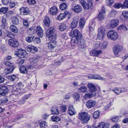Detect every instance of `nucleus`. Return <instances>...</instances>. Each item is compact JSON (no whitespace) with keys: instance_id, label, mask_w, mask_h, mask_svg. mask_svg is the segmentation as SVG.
I'll return each instance as SVG.
<instances>
[{"instance_id":"obj_1","label":"nucleus","mask_w":128,"mask_h":128,"mask_svg":"<svg viewBox=\"0 0 128 128\" xmlns=\"http://www.w3.org/2000/svg\"><path fill=\"white\" fill-rule=\"evenodd\" d=\"M90 118V116L86 112H81L79 113L78 114V118L81 120L83 124L88 122Z\"/></svg>"},{"instance_id":"obj_2","label":"nucleus","mask_w":128,"mask_h":128,"mask_svg":"<svg viewBox=\"0 0 128 128\" xmlns=\"http://www.w3.org/2000/svg\"><path fill=\"white\" fill-rule=\"evenodd\" d=\"M46 34L50 40H52V39L56 40V38L55 30L53 26L48 28L46 31Z\"/></svg>"},{"instance_id":"obj_3","label":"nucleus","mask_w":128,"mask_h":128,"mask_svg":"<svg viewBox=\"0 0 128 128\" xmlns=\"http://www.w3.org/2000/svg\"><path fill=\"white\" fill-rule=\"evenodd\" d=\"M80 3L83 8L86 10L90 9L93 7V3L91 1L86 2L84 0H82L80 1Z\"/></svg>"},{"instance_id":"obj_4","label":"nucleus","mask_w":128,"mask_h":128,"mask_svg":"<svg viewBox=\"0 0 128 128\" xmlns=\"http://www.w3.org/2000/svg\"><path fill=\"white\" fill-rule=\"evenodd\" d=\"M15 54L18 56L20 58H24L26 56V52L22 49H16L14 52Z\"/></svg>"},{"instance_id":"obj_5","label":"nucleus","mask_w":128,"mask_h":128,"mask_svg":"<svg viewBox=\"0 0 128 128\" xmlns=\"http://www.w3.org/2000/svg\"><path fill=\"white\" fill-rule=\"evenodd\" d=\"M107 36L109 39L112 40H116L118 37L117 33L115 31L113 30H111L108 32Z\"/></svg>"},{"instance_id":"obj_6","label":"nucleus","mask_w":128,"mask_h":128,"mask_svg":"<svg viewBox=\"0 0 128 128\" xmlns=\"http://www.w3.org/2000/svg\"><path fill=\"white\" fill-rule=\"evenodd\" d=\"M29 29L31 31H35L38 36L42 38L43 37L44 35L43 31L40 26H38L36 27V30L32 28H30Z\"/></svg>"},{"instance_id":"obj_7","label":"nucleus","mask_w":128,"mask_h":128,"mask_svg":"<svg viewBox=\"0 0 128 128\" xmlns=\"http://www.w3.org/2000/svg\"><path fill=\"white\" fill-rule=\"evenodd\" d=\"M70 36H72V38H75L76 39V40L82 38V34L79 32L78 30L77 29H75L73 32H71Z\"/></svg>"},{"instance_id":"obj_8","label":"nucleus","mask_w":128,"mask_h":128,"mask_svg":"<svg viewBox=\"0 0 128 128\" xmlns=\"http://www.w3.org/2000/svg\"><path fill=\"white\" fill-rule=\"evenodd\" d=\"M18 87L15 90V92L18 94L24 93L25 92L24 88V85L21 82H19L18 84Z\"/></svg>"},{"instance_id":"obj_9","label":"nucleus","mask_w":128,"mask_h":128,"mask_svg":"<svg viewBox=\"0 0 128 128\" xmlns=\"http://www.w3.org/2000/svg\"><path fill=\"white\" fill-rule=\"evenodd\" d=\"M105 29L102 27L98 28L97 38L99 40H102L103 38L105 35Z\"/></svg>"},{"instance_id":"obj_10","label":"nucleus","mask_w":128,"mask_h":128,"mask_svg":"<svg viewBox=\"0 0 128 128\" xmlns=\"http://www.w3.org/2000/svg\"><path fill=\"white\" fill-rule=\"evenodd\" d=\"M77 43L78 46L79 48L84 49L86 47V44L85 41L82 38L81 39H79L77 40Z\"/></svg>"},{"instance_id":"obj_11","label":"nucleus","mask_w":128,"mask_h":128,"mask_svg":"<svg viewBox=\"0 0 128 128\" xmlns=\"http://www.w3.org/2000/svg\"><path fill=\"white\" fill-rule=\"evenodd\" d=\"M20 14L22 16L28 15L30 13V10L27 7H22L20 9Z\"/></svg>"},{"instance_id":"obj_12","label":"nucleus","mask_w":128,"mask_h":128,"mask_svg":"<svg viewBox=\"0 0 128 128\" xmlns=\"http://www.w3.org/2000/svg\"><path fill=\"white\" fill-rule=\"evenodd\" d=\"M122 50V47L119 45H115L113 48V50L114 54L115 55L118 54L119 52Z\"/></svg>"},{"instance_id":"obj_13","label":"nucleus","mask_w":128,"mask_h":128,"mask_svg":"<svg viewBox=\"0 0 128 128\" xmlns=\"http://www.w3.org/2000/svg\"><path fill=\"white\" fill-rule=\"evenodd\" d=\"M78 22V17H74L72 19V20L71 22L70 28L71 29L76 28Z\"/></svg>"},{"instance_id":"obj_14","label":"nucleus","mask_w":128,"mask_h":128,"mask_svg":"<svg viewBox=\"0 0 128 128\" xmlns=\"http://www.w3.org/2000/svg\"><path fill=\"white\" fill-rule=\"evenodd\" d=\"M8 89L6 86L0 85V95L4 96L8 92Z\"/></svg>"},{"instance_id":"obj_15","label":"nucleus","mask_w":128,"mask_h":128,"mask_svg":"<svg viewBox=\"0 0 128 128\" xmlns=\"http://www.w3.org/2000/svg\"><path fill=\"white\" fill-rule=\"evenodd\" d=\"M88 87L90 90V92H92L94 95H96V86L92 84L88 83Z\"/></svg>"},{"instance_id":"obj_16","label":"nucleus","mask_w":128,"mask_h":128,"mask_svg":"<svg viewBox=\"0 0 128 128\" xmlns=\"http://www.w3.org/2000/svg\"><path fill=\"white\" fill-rule=\"evenodd\" d=\"M8 44L14 47H17L19 45L17 40L14 39H10L8 42Z\"/></svg>"},{"instance_id":"obj_17","label":"nucleus","mask_w":128,"mask_h":128,"mask_svg":"<svg viewBox=\"0 0 128 128\" xmlns=\"http://www.w3.org/2000/svg\"><path fill=\"white\" fill-rule=\"evenodd\" d=\"M102 54V52L100 50H93L92 51L90 52V54L93 56H98V57L100 58V56Z\"/></svg>"},{"instance_id":"obj_18","label":"nucleus","mask_w":128,"mask_h":128,"mask_svg":"<svg viewBox=\"0 0 128 128\" xmlns=\"http://www.w3.org/2000/svg\"><path fill=\"white\" fill-rule=\"evenodd\" d=\"M105 13L104 9L102 8L100 11L99 12V14L97 17L98 20L102 21L104 20L105 18Z\"/></svg>"},{"instance_id":"obj_19","label":"nucleus","mask_w":128,"mask_h":128,"mask_svg":"<svg viewBox=\"0 0 128 128\" xmlns=\"http://www.w3.org/2000/svg\"><path fill=\"white\" fill-rule=\"evenodd\" d=\"M118 23L119 20L118 19H112L110 21L109 25L110 27L114 28L118 26Z\"/></svg>"},{"instance_id":"obj_20","label":"nucleus","mask_w":128,"mask_h":128,"mask_svg":"<svg viewBox=\"0 0 128 128\" xmlns=\"http://www.w3.org/2000/svg\"><path fill=\"white\" fill-rule=\"evenodd\" d=\"M56 40L52 39L48 44V47L51 50H53L56 46Z\"/></svg>"},{"instance_id":"obj_21","label":"nucleus","mask_w":128,"mask_h":128,"mask_svg":"<svg viewBox=\"0 0 128 128\" xmlns=\"http://www.w3.org/2000/svg\"><path fill=\"white\" fill-rule=\"evenodd\" d=\"M27 48L28 51L32 53H35L38 51V49L36 47L31 45H28L27 46Z\"/></svg>"},{"instance_id":"obj_22","label":"nucleus","mask_w":128,"mask_h":128,"mask_svg":"<svg viewBox=\"0 0 128 128\" xmlns=\"http://www.w3.org/2000/svg\"><path fill=\"white\" fill-rule=\"evenodd\" d=\"M58 9L56 6L52 7L50 9V14L52 15L56 14L58 12Z\"/></svg>"},{"instance_id":"obj_23","label":"nucleus","mask_w":128,"mask_h":128,"mask_svg":"<svg viewBox=\"0 0 128 128\" xmlns=\"http://www.w3.org/2000/svg\"><path fill=\"white\" fill-rule=\"evenodd\" d=\"M14 68V67H12V68H9L5 69L4 71V75H6L9 74L13 71Z\"/></svg>"},{"instance_id":"obj_24","label":"nucleus","mask_w":128,"mask_h":128,"mask_svg":"<svg viewBox=\"0 0 128 128\" xmlns=\"http://www.w3.org/2000/svg\"><path fill=\"white\" fill-rule=\"evenodd\" d=\"M76 111L74 109L72 106H70L68 108V114L70 116H72L75 114Z\"/></svg>"},{"instance_id":"obj_25","label":"nucleus","mask_w":128,"mask_h":128,"mask_svg":"<svg viewBox=\"0 0 128 128\" xmlns=\"http://www.w3.org/2000/svg\"><path fill=\"white\" fill-rule=\"evenodd\" d=\"M81 6L79 5H77L75 6L73 8V11L76 13H79L82 10Z\"/></svg>"},{"instance_id":"obj_26","label":"nucleus","mask_w":128,"mask_h":128,"mask_svg":"<svg viewBox=\"0 0 128 128\" xmlns=\"http://www.w3.org/2000/svg\"><path fill=\"white\" fill-rule=\"evenodd\" d=\"M95 102L92 100L88 101L86 103V105L88 108L93 107L95 105Z\"/></svg>"},{"instance_id":"obj_27","label":"nucleus","mask_w":128,"mask_h":128,"mask_svg":"<svg viewBox=\"0 0 128 128\" xmlns=\"http://www.w3.org/2000/svg\"><path fill=\"white\" fill-rule=\"evenodd\" d=\"M51 111L52 114H60L57 107L56 106H52V108Z\"/></svg>"},{"instance_id":"obj_28","label":"nucleus","mask_w":128,"mask_h":128,"mask_svg":"<svg viewBox=\"0 0 128 128\" xmlns=\"http://www.w3.org/2000/svg\"><path fill=\"white\" fill-rule=\"evenodd\" d=\"M20 70L21 73L23 74H27L28 72V70L26 67L24 66H22L20 67Z\"/></svg>"},{"instance_id":"obj_29","label":"nucleus","mask_w":128,"mask_h":128,"mask_svg":"<svg viewBox=\"0 0 128 128\" xmlns=\"http://www.w3.org/2000/svg\"><path fill=\"white\" fill-rule=\"evenodd\" d=\"M44 24L47 27L49 26L50 24V18L48 16L45 17L44 20Z\"/></svg>"},{"instance_id":"obj_30","label":"nucleus","mask_w":128,"mask_h":128,"mask_svg":"<svg viewBox=\"0 0 128 128\" xmlns=\"http://www.w3.org/2000/svg\"><path fill=\"white\" fill-rule=\"evenodd\" d=\"M85 23V19L84 18H80L79 23L80 27L81 28H82L84 27Z\"/></svg>"},{"instance_id":"obj_31","label":"nucleus","mask_w":128,"mask_h":128,"mask_svg":"<svg viewBox=\"0 0 128 128\" xmlns=\"http://www.w3.org/2000/svg\"><path fill=\"white\" fill-rule=\"evenodd\" d=\"M10 29L13 32L17 33L18 31V29L16 27L12 24L10 26Z\"/></svg>"},{"instance_id":"obj_32","label":"nucleus","mask_w":128,"mask_h":128,"mask_svg":"<svg viewBox=\"0 0 128 128\" xmlns=\"http://www.w3.org/2000/svg\"><path fill=\"white\" fill-rule=\"evenodd\" d=\"M6 19L4 17H2L1 27L3 29H4L5 28L6 25Z\"/></svg>"},{"instance_id":"obj_33","label":"nucleus","mask_w":128,"mask_h":128,"mask_svg":"<svg viewBox=\"0 0 128 128\" xmlns=\"http://www.w3.org/2000/svg\"><path fill=\"white\" fill-rule=\"evenodd\" d=\"M12 22L14 24L16 25L19 24V20L17 17H13L12 18Z\"/></svg>"},{"instance_id":"obj_34","label":"nucleus","mask_w":128,"mask_h":128,"mask_svg":"<svg viewBox=\"0 0 128 128\" xmlns=\"http://www.w3.org/2000/svg\"><path fill=\"white\" fill-rule=\"evenodd\" d=\"M87 88L86 87L83 86L78 89V90L80 92H86L87 90Z\"/></svg>"},{"instance_id":"obj_35","label":"nucleus","mask_w":128,"mask_h":128,"mask_svg":"<svg viewBox=\"0 0 128 128\" xmlns=\"http://www.w3.org/2000/svg\"><path fill=\"white\" fill-rule=\"evenodd\" d=\"M93 78L95 79L102 80H105V78L101 77L99 75L97 74H95L93 75Z\"/></svg>"},{"instance_id":"obj_36","label":"nucleus","mask_w":128,"mask_h":128,"mask_svg":"<svg viewBox=\"0 0 128 128\" xmlns=\"http://www.w3.org/2000/svg\"><path fill=\"white\" fill-rule=\"evenodd\" d=\"M72 96L75 100L77 101L79 99L80 97V94L77 92H74Z\"/></svg>"},{"instance_id":"obj_37","label":"nucleus","mask_w":128,"mask_h":128,"mask_svg":"<svg viewBox=\"0 0 128 128\" xmlns=\"http://www.w3.org/2000/svg\"><path fill=\"white\" fill-rule=\"evenodd\" d=\"M40 126L41 128H44L47 126L46 123L44 121H42L39 123Z\"/></svg>"},{"instance_id":"obj_38","label":"nucleus","mask_w":128,"mask_h":128,"mask_svg":"<svg viewBox=\"0 0 128 128\" xmlns=\"http://www.w3.org/2000/svg\"><path fill=\"white\" fill-rule=\"evenodd\" d=\"M51 119L53 122H58L60 120V118L58 116H53L51 117Z\"/></svg>"},{"instance_id":"obj_39","label":"nucleus","mask_w":128,"mask_h":128,"mask_svg":"<svg viewBox=\"0 0 128 128\" xmlns=\"http://www.w3.org/2000/svg\"><path fill=\"white\" fill-rule=\"evenodd\" d=\"M67 5L66 4L63 3L60 5V8L61 10H64L67 8Z\"/></svg>"},{"instance_id":"obj_40","label":"nucleus","mask_w":128,"mask_h":128,"mask_svg":"<svg viewBox=\"0 0 128 128\" xmlns=\"http://www.w3.org/2000/svg\"><path fill=\"white\" fill-rule=\"evenodd\" d=\"M4 64L6 66H9L10 68H12V67H14V64L12 63L10 61H6L4 62Z\"/></svg>"},{"instance_id":"obj_41","label":"nucleus","mask_w":128,"mask_h":128,"mask_svg":"<svg viewBox=\"0 0 128 128\" xmlns=\"http://www.w3.org/2000/svg\"><path fill=\"white\" fill-rule=\"evenodd\" d=\"M34 38V36H29L26 38V41L28 42H30L33 41Z\"/></svg>"},{"instance_id":"obj_42","label":"nucleus","mask_w":128,"mask_h":128,"mask_svg":"<svg viewBox=\"0 0 128 128\" xmlns=\"http://www.w3.org/2000/svg\"><path fill=\"white\" fill-rule=\"evenodd\" d=\"M8 99L6 97H3L0 99V104L6 102L8 101Z\"/></svg>"},{"instance_id":"obj_43","label":"nucleus","mask_w":128,"mask_h":128,"mask_svg":"<svg viewBox=\"0 0 128 128\" xmlns=\"http://www.w3.org/2000/svg\"><path fill=\"white\" fill-rule=\"evenodd\" d=\"M71 44L72 46H75L76 45H77V43L76 39L74 38H72L71 41Z\"/></svg>"},{"instance_id":"obj_44","label":"nucleus","mask_w":128,"mask_h":128,"mask_svg":"<svg viewBox=\"0 0 128 128\" xmlns=\"http://www.w3.org/2000/svg\"><path fill=\"white\" fill-rule=\"evenodd\" d=\"M71 44L72 46H75L76 45H77V43L76 39L74 38H72L71 41Z\"/></svg>"},{"instance_id":"obj_45","label":"nucleus","mask_w":128,"mask_h":128,"mask_svg":"<svg viewBox=\"0 0 128 128\" xmlns=\"http://www.w3.org/2000/svg\"><path fill=\"white\" fill-rule=\"evenodd\" d=\"M100 116V112L98 110L95 112L94 113L93 117L94 118L96 119L98 118Z\"/></svg>"},{"instance_id":"obj_46","label":"nucleus","mask_w":128,"mask_h":128,"mask_svg":"<svg viewBox=\"0 0 128 128\" xmlns=\"http://www.w3.org/2000/svg\"><path fill=\"white\" fill-rule=\"evenodd\" d=\"M65 18V14L63 13H61L58 16V19L59 20H61Z\"/></svg>"},{"instance_id":"obj_47","label":"nucleus","mask_w":128,"mask_h":128,"mask_svg":"<svg viewBox=\"0 0 128 128\" xmlns=\"http://www.w3.org/2000/svg\"><path fill=\"white\" fill-rule=\"evenodd\" d=\"M66 28V25L65 24H62L60 26L59 30L61 31H63Z\"/></svg>"},{"instance_id":"obj_48","label":"nucleus","mask_w":128,"mask_h":128,"mask_svg":"<svg viewBox=\"0 0 128 128\" xmlns=\"http://www.w3.org/2000/svg\"><path fill=\"white\" fill-rule=\"evenodd\" d=\"M122 4L118 3H116L113 6L114 7L117 9L119 8L120 7L122 8H123L122 7Z\"/></svg>"},{"instance_id":"obj_49","label":"nucleus","mask_w":128,"mask_h":128,"mask_svg":"<svg viewBox=\"0 0 128 128\" xmlns=\"http://www.w3.org/2000/svg\"><path fill=\"white\" fill-rule=\"evenodd\" d=\"M112 90L118 95L120 93V88H116L115 89L113 90Z\"/></svg>"},{"instance_id":"obj_50","label":"nucleus","mask_w":128,"mask_h":128,"mask_svg":"<svg viewBox=\"0 0 128 128\" xmlns=\"http://www.w3.org/2000/svg\"><path fill=\"white\" fill-rule=\"evenodd\" d=\"M91 93H88L86 94L84 96V97L85 98H90L92 96H93L95 95H94L92 94V92H90Z\"/></svg>"},{"instance_id":"obj_51","label":"nucleus","mask_w":128,"mask_h":128,"mask_svg":"<svg viewBox=\"0 0 128 128\" xmlns=\"http://www.w3.org/2000/svg\"><path fill=\"white\" fill-rule=\"evenodd\" d=\"M105 122H102L99 123V124L96 126V128H104Z\"/></svg>"},{"instance_id":"obj_52","label":"nucleus","mask_w":128,"mask_h":128,"mask_svg":"<svg viewBox=\"0 0 128 128\" xmlns=\"http://www.w3.org/2000/svg\"><path fill=\"white\" fill-rule=\"evenodd\" d=\"M108 44V42H104L102 43L101 46V48L102 49L105 48L107 47Z\"/></svg>"},{"instance_id":"obj_53","label":"nucleus","mask_w":128,"mask_h":128,"mask_svg":"<svg viewBox=\"0 0 128 128\" xmlns=\"http://www.w3.org/2000/svg\"><path fill=\"white\" fill-rule=\"evenodd\" d=\"M124 18L127 19L128 18V12L126 11H123L122 13Z\"/></svg>"},{"instance_id":"obj_54","label":"nucleus","mask_w":128,"mask_h":128,"mask_svg":"<svg viewBox=\"0 0 128 128\" xmlns=\"http://www.w3.org/2000/svg\"><path fill=\"white\" fill-rule=\"evenodd\" d=\"M122 8H128V0H126L122 4Z\"/></svg>"},{"instance_id":"obj_55","label":"nucleus","mask_w":128,"mask_h":128,"mask_svg":"<svg viewBox=\"0 0 128 128\" xmlns=\"http://www.w3.org/2000/svg\"><path fill=\"white\" fill-rule=\"evenodd\" d=\"M116 14V11L114 10H112L109 14V16L110 17H114Z\"/></svg>"},{"instance_id":"obj_56","label":"nucleus","mask_w":128,"mask_h":128,"mask_svg":"<svg viewBox=\"0 0 128 128\" xmlns=\"http://www.w3.org/2000/svg\"><path fill=\"white\" fill-rule=\"evenodd\" d=\"M23 24L24 26L26 28H28L29 25L28 23V21L26 20L23 19Z\"/></svg>"},{"instance_id":"obj_57","label":"nucleus","mask_w":128,"mask_h":128,"mask_svg":"<svg viewBox=\"0 0 128 128\" xmlns=\"http://www.w3.org/2000/svg\"><path fill=\"white\" fill-rule=\"evenodd\" d=\"M61 111L62 112H66L67 110V108L66 106L63 105L60 106Z\"/></svg>"},{"instance_id":"obj_58","label":"nucleus","mask_w":128,"mask_h":128,"mask_svg":"<svg viewBox=\"0 0 128 128\" xmlns=\"http://www.w3.org/2000/svg\"><path fill=\"white\" fill-rule=\"evenodd\" d=\"M8 78L9 79L12 81H14L16 78V76L14 75L10 76Z\"/></svg>"},{"instance_id":"obj_59","label":"nucleus","mask_w":128,"mask_h":128,"mask_svg":"<svg viewBox=\"0 0 128 128\" xmlns=\"http://www.w3.org/2000/svg\"><path fill=\"white\" fill-rule=\"evenodd\" d=\"M26 101L22 98H21L18 102V104H24Z\"/></svg>"},{"instance_id":"obj_60","label":"nucleus","mask_w":128,"mask_h":128,"mask_svg":"<svg viewBox=\"0 0 128 128\" xmlns=\"http://www.w3.org/2000/svg\"><path fill=\"white\" fill-rule=\"evenodd\" d=\"M118 29L120 30L122 29L126 30H127V28L124 25H121L118 27Z\"/></svg>"},{"instance_id":"obj_61","label":"nucleus","mask_w":128,"mask_h":128,"mask_svg":"<svg viewBox=\"0 0 128 128\" xmlns=\"http://www.w3.org/2000/svg\"><path fill=\"white\" fill-rule=\"evenodd\" d=\"M6 37L10 38H13L14 36L12 33L11 32H8L6 35Z\"/></svg>"},{"instance_id":"obj_62","label":"nucleus","mask_w":128,"mask_h":128,"mask_svg":"<svg viewBox=\"0 0 128 128\" xmlns=\"http://www.w3.org/2000/svg\"><path fill=\"white\" fill-rule=\"evenodd\" d=\"M16 4L14 2H10V7L12 8H14Z\"/></svg>"},{"instance_id":"obj_63","label":"nucleus","mask_w":128,"mask_h":128,"mask_svg":"<svg viewBox=\"0 0 128 128\" xmlns=\"http://www.w3.org/2000/svg\"><path fill=\"white\" fill-rule=\"evenodd\" d=\"M31 95V94H26L23 97L24 99L26 100L29 98L30 96Z\"/></svg>"},{"instance_id":"obj_64","label":"nucleus","mask_w":128,"mask_h":128,"mask_svg":"<svg viewBox=\"0 0 128 128\" xmlns=\"http://www.w3.org/2000/svg\"><path fill=\"white\" fill-rule=\"evenodd\" d=\"M34 41L37 43H39L40 42V40L39 38L36 37L34 40Z\"/></svg>"}]
</instances>
